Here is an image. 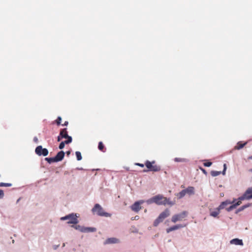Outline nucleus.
<instances>
[{
	"label": "nucleus",
	"instance_id": "obj_40",
	"mask_svg": "<svg viewBox=\"0 0 252 252\" xmlns=\"http://www.w3.org/2000/svg\"><path fill=\"white\" fill-rule=\"evenodd\" d=\"M139 219V217L138 216H136L134 217L133 219H132V220H138Z\"/></svg>",
	"mask_w": 252,
	"mask_h": 252
},
{
	"label": "nucleus",
	"instance_id": "obj_39",
	"mask_svg": "<svg viewBox=\"0 0 252 252\" xmlns=\"http://www.w3.org/2000/svg\"><path fill=\"white\" fill-rule=\"evenodd\" d=\"M82 227H81L80 225H77V226H76L75 227V228L76 229H79L80 230V229H81Z\"/></svg>",
	"mask_w": 252,
	"mask_h": 252
},
{
	"label": "nucleus",
	"instance_id": "obj_14",
	"mask_svg": "<svg viewBox=\"0 0 252 252\" xmlns=\"http://www.w3.org/2000/svg\"><path fill=\"white\" fill-rule=\"evenodd\" d=\"M64 157V153L63 151H61L58 153L57 155L55 157L57 162L63 160Z\"/></svg>",
	"mask_w": 252,
	"mask_h": 252
},
{
	"label": "nucleus",
	"instance_id": "obj_4",
	"mask_svg": "<svg viewBox=\"0 0 252 252\" xmlns=\"http://www.w3.org/2000/svg\"><path fill=\"white\" fill-rule=\"evenodd\" d=\"M187 215V212L183 211L180 214L173 215L171 218V221L174 223H175L178 221H182L185 220Z\"/></svg>",
	"mask_w": 252,
	"mask_h": 252
},
{
	"label": "nucleus",
	"instance_id": "obj_25",
	"mask_svg": "<svg viewBox=\"0 0 252 252\" xmlns=\"http://www.w3.org/2000/svg\"><path fill=\"white\" fill-rule=\"evenodd\" d=\"M162 220H161L160 219H159V218L158 217V218H157V219L154 221L153 225H154V226H157L158 225V224H159L160 222H162Z\"/></svg>",
	"mask_w": 252,
	"mask_h": 252
},
{
	"label": "nucleus",
	"instance_id": "obj_2",
	"mask_svg": "<svg viewBox=\"0 0 252 252\" xmlns=\"http://www.w3.org/2000/svg\"><path fill=\"white\" fill-rule=\"evenodd\" d=\"M145 165L146 167L148 169V170H144V172H146L148 171H151L153 172H158L161 170L160 166L156 164V161L153 160L152 161H150L149 160H147Z\"/></svg>",
	"mask_w": 252,
	"mask_h": 252
},
{
	"label": "nucleus",
	"instance_id": "obj_30",
	"mask_svg": "<svg viewBox=\"0 0 252 252\" xmlns=\"http://www.w3.org/2000/svg\"><path fill=\"white\" fill-rule=\"evenodd\" d=\"M146 202L148 204H152L153 203H155V201H154V196L152 198L147 200Z\"/></svg>",
	"mask_w": 252,
	"mask_h": 252
},
{
	"label": "nucleus",
	"instance_id": "obj_33",
	"mask_svg": "<svg viewBox=\"0 0 252 252\" xmlns=\"http://www.w3.org/2000/svg\"><path fill=\"white\" fill-rule=\"evenodd\" d=\"M62 118L61 117H58L57 119L56 120V123L57 125H60L61 123Z\"/></svg>",
	"mask_w": 252,
	"mask_h": 252
},
{
	"label": "nucleus",
	"instance_id": "obj_11",
	"mask_svg": "<svg viewBox=\"0 0 252 252\" xmlns=\"http://www.w3.org/2000/svg\"><path fill=\"white\" fill-rule=\"evenodd\" d=\"M235 200H236L234 199L232 202H231V204H233L232 205H231L229 207H228L226 209V210L228 212L231 211L233 209L235 208L237 206L240 205L242 203L241 201H242V200H239L237 202L234 203Z\"/></svg>",
	"mask_w": 252,
	"mask_h": 252
},
{
	"label": "nucleus",
	"instance_id": "obj_15",
	"mask_svg": "<svg viewBox=\"0 0 252 252\" xmlns=\"http://www.w3.org/2000/svg\"><path fill=\"white\" fill-rule=\"evenodd\" d=\"M230 243L231 244H234L236 245H241L242 246L243 245V243L242 240L235 238L231 240L230 241Z\"/></svg>",
	"mask_w": 252,
	"mask_h": 252
},
{
	"label": "nucleus",
	"instance_id": "obj_9",
	"mask_svg": "<svg viewBox=\"0 0 252 252\" xmlns=\"http://www.w3.org/2000/svg\"><path fill=\"white\" fill-rule=\"evenodd\" d=\"M252 198V187L248 188L244 194L239 197L238 200H244L245 199H250Z\"/></svg>",
	"mask_w": 252,
	"mask_h": 252
},
{
	"label": "nucleus",
	"instance_id": "obj_21",
	"mask_svg": "<svg viewBox=\"0 0 252 252\" xmlns=\"http://www.w3.org/2000/svg\"><path fill=\"white\" fill-rule=\"evenodd\" d=\"M45 160H46L49 163H51L52 162H57L55 157L54 158H45Z\"/></svg>",
	"mask_w": 252,
	"mask_h": 252
},
{
	"label": "nucleus",
	"instance_id": "obj_12",
	"mask_svg": "<svg viewBox=\"0 0 252 252\" xmlns=\"http://www.w3.org/2000/svg\"><path fill=\"white\" fill-rule=\"evenodd\" d=\"M120 242V241L118 239L116 238H109L107 239L105 242L104 244H116Z\"/></svg>",
	"mask_w": 252,
	"mask_h": 252
},
{
	"label": "nucleus",
	"instance_id": "obj_45",
	"mask_svg": "<svg viewBox=\"0 0 252 252\" xmlns=\"http://www.w3.org/2000/svg\"><path fill=\"white\" fill-rule=\"evenodd\" d=\"M249 158L252 159V156L250 157Z\"/></svg>",
	"mask_w": 252,
	"mask_h": 252
},
{
	"label": "nucleus",
	"instance_id": "obj_28",
	"mask_svg": "<svg viewBox=\"0 0 252 252\" xmlns=\"http://www.w3.org/2000/svg\"><path fill=\"white\" fill-rule=\"evenodd\" d=\"M251 204L250 203H248L247 205H243L241 206L238 210L239 211H241L246 209V208L250 206Z\"/></svg>",
	"mask_w": 252,
	"mask_h": 252
},
{
	"label": "nucleus",
	"instance_id": "obj_32",
	"mask_svg": "<svg viewBox=\"0 0 252 252\" xmlns=\"http://www.w3.org/2000/svg\"><path fill=\"white\" fill-rule=\"evenodd\" d=\"M65 144H66L65 141L62 142L59 145V149H63L64 147Z\"/></svg>",
	"mask_w": 252,
	"mask_h": 252
},
{
	"label": "nucleus",
	"instance_id": "obj_19",
	"mask_svg": "<svg viewBox=\"0 0 252 252\" xmlns=\"http://www.w3.org/2000/svg\"><path fill=\"white\" fill-rule=\"evenodd\" d=\"M246 144V143H242L241 142H239L237 143V146L235 147V149H237V150L241 149L242 148H243Z\"/></svg>",
	"mask_w": 252,
	"mask_h": 252
},
{
	"label": "nucleus",
	"instance_id": "obj_13",
	"mask_svg": "<svg viewBox=\"0 0 252 252\" xmlns=\"http://www.w3.org/2000/svg\"><path fill=\"white\" fill-rule=\"evenodd\" d=\"M185 225H183L182 224H177L174 226H173L172 227H169L166 229V232L167 233H169L171 231H172L173 230L179 229L180 228L184 227Z\"/></svg>",
	"mask_w": 252,
	"mask_h": 252
},
{
	"label": "nucleus",
	"instance_id": "obj_22",
	"mask_svg": "<svg viewBox=\"0 0 252 252\" xmlns=\"http://www.w3.org/2000/svg\"><path fill=\"white\" fill-rule=\"evenodd\" d=\"M98 148L100 151L103 152H104V146L102 142H99L98 143Z\"/></svg>",
	"mask_w": 252,
	"mask_h": 252
},
{
	"label": "nucleus",
	"instance_id": "obj_36",
	"mask_svg": "<svg viewBox=\"0 0 252 252\" xmlns=\"http://www.w3.org/2000/svg\"><path fill=\"white\" fill-rule=\"evenodd\" d=\"M4 196V193L2 190L0 189V199H1Z\"/></svg>",
	"mask_w": 252,
	"mask_h": 252
},
{
	"label": "nucleus",
	"instance_id": "obj_7",
	"mask_svg": "<svg viewBox=\"0 0 252 252\" xmlns=\"http://www.w3.org/2000/svg\"><path fill=\"white\" fill-rule=\"evenodd\" d=\"M145 201L143 200H140L136 201L130 206V208L133 211L136 213L138 212L142 209L141 205Z\"/></svg>",
	"mask_w": 252,
	"mask_h": 252
},
{
	"label": "nucleus",
	"instance_id": "obj_27",
	"mask_svg": "<svg viewBox=\"0 0 252 252\" xmlns=\"http://www.w3.org/2000/svg\"><path fill=\"white\" fill-rule=\"evenodd\" d=\"M12 186L11 183H0V187H9Z\"/></svg>",
	"mask_w": 252,
	"mask_h": 252
},
{
	"label": "nucleus",
	"instance_id": "obj_31",
	"mask_svg": "<svg viewBox=\"0 0 252 252\" xmlns=\"http://www.w3.org/2000/svg\"><path fill=\"white\" fill-rule=\"evenodd\" d=\"M66 138H67V140L65 141L66 144H68L72 142V137L70 136H68Z\"/></svg>",
	"mask_w": 252,
	"mask_h": 252
},
{
	"label": "nucleus",
	"instance_id": "obj_8",
	"mask_svg": "<svg viewBox=\"0 0 252 252\" xmlns=\"http://www.w3.org/2000/svg\"><path fill=\"white\" fill-rule=\"evenodd\" d=\"M35 153L39 156H46L48 154V151L46 148H43L42 146H37L35 150Z\"/></svg>",
	"mask_w": 252,
	"mask_h": 252
},
{
	"label": "nucleus",
	"instance_id": "obj_24",
	"mask_svg": "<svg viewBox=\"0 0 252 252\" xmlns=\"http://www.w3.org/2000/svg\"><path fill=\"white\" fill-rule=\"evenodd\" d=\"M162 220H161L160 219H159V218L158 217V218H157V219L154 221L153 225H154V226H157L158 225V224H159L160 222H162Z\"/></svg>",
	"mask_w": 252,
	"mask_h": 252
},
{
	"label": "nucleus",
	"instance_id": "obj_6",
	"mask_svg": "<svg viewBox=\"0 0 252 252\" xmlns=\"http://www.w3.org/2000/svg\"><path fill=\"white\" fill-rule=\"evenodd\" d=\"M230 203H231V202L227 200L222 202L219 206V207L217 209V210L211 212L210 215L213 217H217L218 215L220 214V210L221 209H223V208H224L226 205L229 204Z\"/></svg>",
	"mask_w": 252,
	"mask_h": 252
},
{
	"label": "nucleus",
	"instance_id": "obj_43",
	"mask_svg": "<svg viewBox=\"0 0 252 252\" xmlns=\"http://www.w3.org/2000/svg\"><path fill=\"white\" fill-rule=\"evenodd\" d=\"M61 136H60V135L59 136H58V141H60L61 139Z\"/></svg>",
	"mask_w": 252,
	"mask_h": 252
},
{
	"label": "nucleus",
	"instance_id": "obj_1",
	"mask_svg": "<svg viewBox=\"0 0 252 252\" xmlns=\"http://www.w3.org/2000/svg\"><path fill=\"white\" fill-rule=\"evenodd\" d=\"M154 201L155 203L158 205H165L166 204L173 205L174 204L173 202L169 201V199H167L166 197L160 194L154 196Z\"/></svg>",
	"mask_w": 252,
	"mask_h": 252
},
{
	"label": "nucleus",
	"instance_id": "obj_5",
	"mask_svg": "<svg viewBox=\"0 0 252 252\" xmlns=\"http://www.w3.org/2000/svg\"><path fill=\"white\" fill-rule=\"evenodd\" d=\"M77 217L76 214H71L65 217L61 218L62 220H68L67 223L69 224H76L78 223Z\"/></svg>",
	"mask_w": 252,
	"mask_h": 252
},
{
	"label": "nucleus",
	"instance_id": "obj_38",
	"mask_svg": "<svg viewBox=\"0 0 252 252\" xmlns=\"http://www.w3.org/2000/svg\"><path fill=\"white\" fill-rule=\"evenodd\" d=\"M200 169L201 170V171L203 172V173H204L205 175L207 174V172L204 169H203L202 168H200Z\"/></svg>",
	"mask_w": 252,
	"mask_h": 252
},
{
	"label": "nucleus",
	"instance_id": "obj_35",
	"mask_svg": "<svg viewBox=\"0 0 252 252\" xmlns=\"http://www.w3.org/2000/svg\"><path fill=\"white\" fill-rule=\"evenodd\" d=\"M226 164L225 163H224L223 164V170L222 172V174L224 175L225 174V171H226Z\"/></svg>",
	"mask_w": 252,
	"mask_h": 252
},
{
	"label": "nucleus",
	"instance_id": "obj_34",
	"mask_svg": "<svg viewBox=\"0 0 252 252\" xmlns=\"http://www.w3.org/2000/svg\"><path fill=\"white\" fill-rule=\"evenodd\" d=\"M212 164V162H206L203 163L204 166L209 167Z\"/></svg>",
	"mask_w": 252,
	"mask_h": 252
},
{
	"label": "nucleus",
	"instance_id": "obj_44",
	"mask_svg": "<svg viewBox=\"0 0 252 252\" xmlns=\"http://www.w3.org/2000/svg\"><path fill=\"white\" fill-rule=\"evenodd\" d=\"M66 154H67V155H70V151H67V152H66Z\"/></svg>",
	"mask_w": 252,
	"mask_h": 252
},
{
	"label": "nucleus",
	"instance_id": "obj_3",
	"mask_svg": "<svg viewBox=\"0 0 252 252\" xmlns=\"http://www.w3.org/2000/svg\"><path fill=\"white\" fill-rule=\"evenodd\" d=\"M94 214H96L99 216H104L106 217H110V214L105 212L102 207L98 204H96L92 210Z\"/></svg>",
	"mask_w": 252,
	"mask_h": 252
},
{
	"label": "nucleus",
	"instance_id": "obj_41",
	"mask_svg": "<svg viewBox=\"0 0 252 252\" xmlns=\"http://www.w3.org/2000/svg\"><path fill=\"white\" fill-rule=\"evenodd\" d=\"M68 124V122L67 121H65L63 124L62 125L63 126H67Z\"/></svg>",
	"mask_w": 252,
	"mask_h": 252
},
{
	"label": "nucleus",
	"instance_id": "obj_23",
	"mask_svg": "<svg viewBox=\"0 0 252 252\" xmlns=\"http://www.w3.org/2000/svg\"><path fill=\"white\" fill-rule=\"evenodd\" d=\"M221 173L220 171H212L211 172V175L213 177L219 176Z\"/></svg>",
	"mask_w": 252,
	"mask_h": 252
},
{
	"label": "nucleus",
	"instance_id": "obj_29",
	"mask_svg": "<svg viewBox=\"0 0 252 252\" xmlns=\"http://www.w3.org/2000/svg\"><path fill=\"white\" fill-rule=\"evenodd\" d=\"M174 160L176 162H185V161H186V159L185 158H175L174 159Z\"/></svg>",
	"mask_w": 252,
	"mask_h": 252
},
{
	"label": "nucleus",
	"instance_id": "obj_16",
	"mask_svg": "<svg viewBox=\"0 0 252 252\" xmlns=\"http://www.w3.org/2000/svg\"><path fill=\"white\" fill-rule=\"evenodd\" d=\"M95 228L94 227H82L80 231L82 232H94Z\"/></svg>",
	"mask_w": 252,
	"mask_h": 252
},
{
	"label": "nucleus",
	"instance_id": "obj_42",
	"mask_svg": "<svg viewBox=\"0 0 252 252\" xmlns=\"http://www.w3.org/2000/svg\"><path fill=\"white\" fill-rule=\"evenodd\" d=\"M33 140H34V142L37 143L38 142V138L37 137H35L33 138Z\"/></svg>",
	"mask_w": 252,
	"mask_h": 252
},
{
	"label": "nucleus",
	"instance_id": "obj_20",
	"mask_svg": "<svg viewBox=\"0 0 252 252\" xmlns=\"http://www.w3.org/2000/svg\"><path fill=\"white\" fill-rule=\"evenodd\" d=\"M187 193L186 192L185 189H183L181 191H180L179 193H178L177 194V196L179 198H181L183 197Z\"/></svg>",
	"mask_w": 252,
	"mask_h": 252
},
{
	"label": "nucleus",
	"instance_id": "obj_37",
	"mask_svg": "<svg viewBox=\"0 0 252 252\" xmlns=\"http://www.w3.org/2000/svg\"><path fill=\"white\" fill-rule=\"evenodd\" d=\"M135 165H136L137 166H140L141 167H143L144 166V164L140 163H135Z\"/></svg>",
	"mask_w": 252,
	"mask_h": 252
},
{
	"label": "nucleus",
	"instance_id": "obj_26",
	"mask_svg": "<svg viewBox=\"0 0 252 252\" xmlns=\"http://www.w3.org/2000/svg\"><path fill=\"white\" fill-rule=\"evenodd\" d=\"M75 154H76V158H77V159L78 160H80L82 159V157L81 156V154L80 152H79V151L76 152Z\"/></svg>",
	"mask_w": 252,
	"mask_h": 252
},
{
	"label": "nucleus",
	"instance_id": "obj_10",
	"mask_svg": "<svg viewBox=\"0 0 252 252\" xmlns=\"http://www.w3.org/2000/svg\"><path fill=\"white\" fill-rule=\"evenodd\" d=\"M169 215L170 211L168 209H166L163 212L161 213L158 217L163 221L164 219L168 217Z\"/></svg>",
	"mask_w": 252,
	"mask_h": 252
},
{
	"label": "nucleus",
	"instance_id": "obj_18",
	"mask_svg": "<svg viewBox=\"0 0 252 252\" xmlns=\"http://www.w3.org/2000/svg\"><path fill=\"white\" fill-rule=\"evenodd\" d=\"M186 193L189 195L193 194L194 193V188L193 187H189L185 189Z\"/></svg>",
	"mask_w": 252,
	"mask_h": 252
},
{
	"label": "nucleus",
	"instance_id": "obj_17",
	"mask_svg": "<svg viewBox=\"0 0 252 252\" xmlns=\"http://www.w3.org/2000/svg\"><path fill=\"white\" fill-rule=\"evenodd\" d=\"M60 135L61 136V138H66L67 137H68V135L66 130V128L62 129L60 131Z\"/></svg>",
	"mask_w": 252,
	"mask_h": 252
}]
</instances>
